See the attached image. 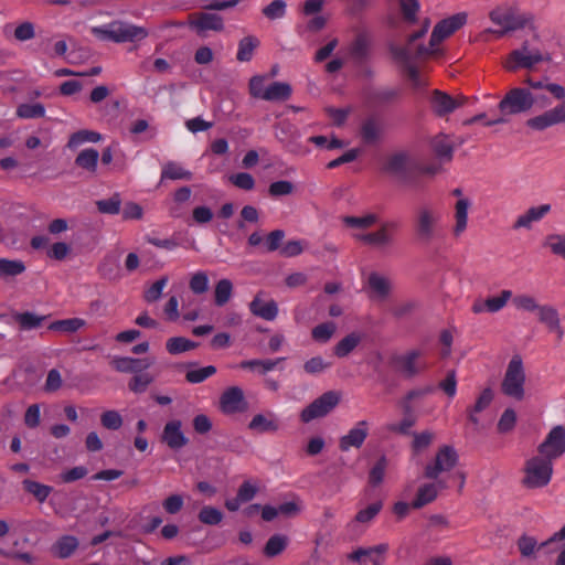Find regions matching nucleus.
<instances>
[{
  "label": "nucleus",
  "mask_w": 565,
  "mask_h": 565,
  "mask_svg": "<svg viewBox=\"0 0 565 565\" xmlns=\"http://www.w3.org/2000/svg\"><path fill=\"white\" fill-rule=\"evenodd\" d=\"M547 92L555 99L563 102L526 120V127L535 131H544L553 126L565 124V87L562 85H550Z\"/></svg>",
  "instance_id": "obj_1"
},
{
  "label": "nucleus",
  "mask_w": 565,
  "mask_h": 565,
  "mask_svg": "<svg viewBox=\"0 0 565 565\" xmlns=\"http://www.w3.org/2000/svg\"><path fill=\"white\" fill-rule=\"evenodd\" d=\"M537 102H541L543 106L551 104L547 98L534 95L529 88L514 87L500 100L498 108L503 116L516 115L530 111Z\"/></svg>",
  "instance_id": "obj_2"
},
{
  "label": "nucleus",
  "mask_w": 565,
  "mask_h": 565,
  "mask_svg": "<svg viewBox=\"0 0 565 565\" xmlns=\"http://www.w3.org/2000/svg\"><path fill=\"white\" fill-rule=\"evenodd\" d=\"M381 171L405 185L417 188L416 164L406 151H397L387 156Z\"/></svg>",
  "instance_id": "obj_3"
},
{
  "label": "nucleus",
  "mask_w": 565,
  "mask_h": 565,
  "mask_svg": "<svg viewBox=\"0 0 565 565\" xmlns=\"http://www.w3.org/2000/svg\"><path fill=\"white\" fill-rule=\"evenodd\" d=\"M522 471V487L530 490L542 489L551 482L554 465L550 459L536 455L525 460Z\"/></svg>",
  "instance_id": "obj_4"
},
{
  "label": "nucleus",
  "mask_w": 565,
  "mask_h": 565,
  "mask_svg": "<svg viewBox=\"0 0 565 565\" xmlns=\"http://www.w3.org/2000/svg\"><path fill=\"white\" fill-rule=\"evenodd\" d=\"M92 33L100 40L115 43L135 42L148 36L147 29L124 21H113L104 26H95Z\"/></svg>",
  "instance_id": "obj_5"
},
{
  "label": "nucleus",
  "mask_w": 565,
  "mask_h": 565,
  "mask_svg": "<svg viewBox=\"0 0 565 565\" xmlns=\"http://www.w3.org/2000/svg\"><path fill=\"white\" fill-rule=\"evenodd\" d=\"M467 22V14L463 12L454 14L447 19L438 22L430 36L429 45L425 46L419 44L416 49V55L419 57H428L437 53V45L441 43L446 38L450 36L454 32L459 30Z\"/></svg>",
  "instance_id": "obj_6"
},
{
  "label": "nucleus",
  "mask_w": 565,
  "mask_h": 565,
  "mask_svg": "<svg viewBox=\"0 0 565 565\" xmlns=\"http://www.w3.org/2000/svg\"><path fill=\"white\" fill-rule=\"evenodd\" d=\"M441 214L435 207L422 205L416 210L413 228L419 243L429 244L439 231Z\"/></svg>",
  "instance_id": "obj_7"
},
{
  "label": "nucleus",
  "mask_w": 565,
  "mask_h": 565,
  "mask_svg": "<svg viewBox=\"0 0 565 565\" xmlns=\"http://www.w3.org/2000/svg\"><path fill=\"white\" fill-rule=\"evenodd\" d=\"M551 61V55L537 47L531 46L524 42L520 49L513 50L504 60L503 67L509 72H515L520 68L531 70L536 64Z\"/></svg>",
  "instance_id": "obj_8"
},
{
  "label": "nucleus",
  "mask_w": 565,
  "mask_h": 565,
  "mask_svg": "<svg viewBox=\"0 0 565 565\" xmlns=\"http://www.w3.org/2000/svg\"><path fill=\"white\" fill-rule=\"evenodd\" d=\"M399 226L401 224L397 221H386L374 232L352 233V238L377 250H386L394 245L395 234Z\"/></svg>",
  "instance_id": "obj_9"
},
{
  "label": "nucleus",
  "mask_w": 565,
  "mask_h": 565,
  "mask_svg": "<svg viewBox=\"0 0 565 565\" xmlns=\"http://www.w3.org/2000/svg\"><path fill=\"white\" fill-rule=\"evenodd\" d=\"M525 373L522 359L519 355L513 356L507 367L501 391L504 395L521 401L524 397Z\"/></svg>",
  "instance_id": "obj_10"
},
{
  "label": "nucleus",
  "mask_w": 565,
  "mask_h": 565,
  "mask_svg": "<svg viewBox=\"0 0 565 565\" xmlns=\"http://www.w3.org/2000/svg\"><path fill=\"white\" fill-rule=\"evenodd\" d=\"M423 355L420 350L413 349L393 356L392 365L404 379H414L428 369V363Z\"/></svg>",
  "instance_id": "obj_11"
},
{
  "label": "nucleus",
  "mask_w": 565,
  "mask_h": 565,
  "mask_svg": "<svg viewBox=\"0 0 565 565\" xmlns=\"http://www.w3.org/2000/svg\"><path fill=\"white\" fill-rule=\"evenodd\" d=\"M489 15L494 24L503 28L499 35L522 29L532 20L530 14L520 13L515 7H497Z\"/></svg>",
  "instance_id": "obj_12"
},
{
  "label": "nucleus",
  "mask_w": 565,
  "mask_h": 565,
  "mask_svg": "<svg viewBox=\"0 0 565 565\" xmlns=\"http://www.w3.org/2000/svg\"><path fill=\"white\" fill-rule=\"evenodd\" d=\"M341 395L335 391H328L316 398L300 413V419L303 423H310L313 419L327 416L340 403Z\"/></svg>",
  "instance_id": "obj_13"
},
{
  "label": "nucleus",
  "mask_w": 565,
  "mask_h": 565,
  "mask_svg": "<svg viewBox=\"0 0 565 565\" xmlns=\"http://www.w3.org/2000/svg\"><path fill=\"white\" fill-rule=\"evenodd\" d=\"M458 462V454L454 447L444 445L436 452L435 459L424 468V477L437 480L443 472L450 471Z\"/></svg>",
  "instance_id": "obj_14"
},
{
  "label": "nucleus",
  "mask_w": 565,
  "mask_h": 565,
  "mask_svg": "<svg viewBox=\"0 0 565 565\" xmlns=\"http://www.w3.org/2000/svg\"><path fill=\"white\" fill-rule=\"evenodd\" d=\"M537 452L539 456L550 459L551 462L561 458L565 454V427L554 426L537 446Z\"/></svg>",
  "instance_id": "obj_15"
},
{
  "label": "nucleus",
  "mask_w": 565,
  "mask_h": 565,
  "mask_svg": "<svg viewBox=\"0 0 565 565\" xmlns=\"http://www.w3.org/2000/svg\"><path fill=\"white\" fill-rule=\"evenodd\" d=\"M390 51L393 55V57L402 63L405 66V71L407 73V76L409 81L413 83L414 86L419 87L422 86V81L419 76L418 70L413 65L414 60H422L423 57H419L416 55V49L412 47H402L399 45L392 44L390 46Z\"/></svg>",
  "instance_id": "obj_16"
},
{
  "label": "nucleus",
  "mask_w": 565,
  "mask_h": 565,
  "mask_svg": "<svg viewBox=\"0 0 565 565\" xmlns=\"http://www.w3.org/2000/svg\"><path fill=\"white\" fill-rule=\"evenodd\" d=\"M388 550L390 545L387 543H381L371 547H358L347 555V559L362 565L364 559L369 558L372 565H383Z\"/></svg>",
  "instance_id": "obj_17"
},
{
  "label": "nucleus",
  "mask_w": 565,
  "mask_h": 565,
  "mask_svg": "<svg viewBox=\"0 0 565 565\" xmlns=\"http://www.w3.org/2000/svg\"><path fill=\"white\" fill-rule=\"evenodd\" d=\"M247 403L244 392L238 386H232L225 390L220 397V409L223 414L232 415L244 412Z\"/></svg>",
  "instance_id": "obj_18"
},
{
  "label": "nucleus",
  "mask_w": 565,
  "mask_h": 565,
  "mask_svg": "<svg viewBox=\"0 0 565 565\" xmlns=\"http://www.w3.org/2000/svg\"><path fill=\"white\" fill-rule=\"evenodd\" d=\"M190 28L199 35L207 31L221 32L224 29L223 18L217 13L198 12L190 20Z\"/></svg>",
  "instance_id": "obj_19"
},
{
  "label": "nucleus",
  "mask_w": 565,
  "mask_h": 565,
  "mask_svg": "<svg viewBox=\"0 0 565 565\" xmlns=\"http://www.w3.org/2000/svg\"><path fill=\"white\" fill-rule=\"evenodd\" d=\"M466 98L455 99L445 92L435 89L430 96V106L437 117H445L463 105Z\"/></svg>",
  "instance_id": "obj_20"
},
{
  "label": "nucleus",
  "mask_w": 565,
  "mask_h": 565,
  "mask_svg": "<svg viewBox=\"0 0 565 565\" xmlns=\"http://www.w3.org/2000/svg\"><path fill=\"white\" fill-rule=\"evenodd\" d=\"M370 424L367 420L358 422L344 436L339 440V448L348 451L350 448H361L369 436Z\"/></svg>",
  "instance_id": "obj_21"
},
{
  "label": "nucleus",
  "mask_w": 565,
  "mask_h": 565,
  "mask_svg": "<svg viewBox=\"0 0 565 565\" xmlns=\"http://www.w3.org/2000/svg\"><path fill=\"white\" fill-rule=\"evenodd\" d=\"M276 137L292 153L303 154L308 152L298 142L299 132L290 122H281L276 130Z\"/></svg>",
  "instance_id": "obj_22"
},
{
  "label": "nucleus",
  "mask_w": 565,
  "mask_h": 565,
  "mask_svg": "<svg viewBox=\"0 0 565 565\" xmlns=\"http://www.w3.org/2000/svg\"><path fill=\"white\" fill-rule=\"evenodd\" d=\"M447 487V482L443 479L433 480V482L422 484L412 502V508L420 509L431 503L437 498L439 491Z\"/></svg>",
  "instance_id": "obj_23"
},
{
  "label": "nucleus",
  "mask_w": 565,
  "mask_h": 565,
  "mask_svg": "<svg viewBox=\"0 0 565 565\" xmlns=\"http://www.w3.org/2000/svg\"><path fill=\"white\" fill-rule=\"evenodd\" d=\"M162 441L171 449H181L184 447L189 439L182 431V423L178 419L168 422L162 431Z\"/></svg>",
  "instance_id": "obj_24"
},
{
  "label": "nucleus",
  "mask_w": 565,
  "mask_h": 565,
  "mask_svg": "<svg viewBox=\"0 0 565 565\" xmlns=\"http://www.w3.org/2000/svg\"><path fill=\"white\" fill-rule=\"evenodd\" d=\"M360 136L366 145L379 143L384 136L383 122L375 116L367 117L361 124Z\"/></svg>",
  "instance_id": "obj_25"
},
{
  "label": "nucleus",
  "mask_w": 565,
  "mask_h": 565,
  "mask_svg": "<svg viewBox=\"0 0 565 565\" xmlns=\"http://www.w3.org/2000/svg\"><path fill=\"white\" fill-rule=\"evenodd\" d=\"M367 287L371 299L385 300L392 291V281L390 278L374 271L369 275Z\"/></svg>",
  "instance_id": "obj_26"
},
{
  "label": "nucleus",
  "mask_w": 565,
  "mask_h": 565,
  "mask_svg": "<svg viewBox=\"0 0 565 565\" xmlns=\"http://www.w3.org/2000/svg\"><path fill=\"white\" fill-rule=\"evenodd\" d=\"M551 211V204H542L539 206H532L523 214L519 215L513 224L514 230L526 228L530 230L532 224L540 222Z\"/></svg>",
  "instance_id": "obj_27"
},
{
  "label": "nucleus",
  "mask_w": 565,
  "mask_h": 565,
  "mask_svg": "<svg viewBox=\"0 0 565 565\" xmlns=\"http://www.w3.org/2000/svg\"><path fill=\"white\" fill-rule=\"evenodd\" d=\"M250 312L267 321H273L278 315V307L275 300L265 301L260 294L256 295L249 303Z\"/></svg>",
  "instance_id": "obj_28"
},
{
  "label": "nucleus",
  "mask_w": 565,
  "mask_h": 565,
  "mask_svg": "<svg viewBox=\"0 0 565 565\" xmlns=\"http://www.w3.org/2000/svg\"><path fill=\"white\" fill-rule=\"evenodd\" d=\"M110 364L120 373H138L148 369L151 362L148 359H135L129 356H115Z\"/></svg>",
  "instance_id": "obj_29"
},
{
  "label": "nucleus",
  "mask_w": 565,
  "mask_h": 565,
  "mask_svg": "<svg viewBox=\"0 0 565 565\" xmlns=\"http://www.w3.org/2000/svg\"><path fill=\"white\" fill-rule=\"evenodd\" d=\"M248 428L259 434L275 433L279 429V420L271 412L256 414L249 422Z\"/></svg>",
  "instance_id": "obj_30"
},
{
  "label": "nucleus",
  "mask_w": 565,
  "mask_h": 565,
  "mask_svg": "<svg viewBox=\"0 0 565 565\" xmlns=\"http://www.w3.org/2000/svg\"><path fill=\"white\" fill-rule=\"evenodd\" d=\"M471 203L468 199L462 198L456 202L455 205V225L452 227V234L455 237H460L467 230L468 225V210Z\"/></svg>",
  "instance_id": "obj_31"
},
{
  "label": "nucleus",
  "mask_w": 565,
  "mask_h": 565,
  "mask_svg": "<svg viewBox=\"0 0 565 565\" xmlns=\"http://www.w3.org/2000/svg\"><path fill=\"white\" fill-rule=\"evenodd\" d=\"M49 316H40L31 311L13 312L12 319L18 323L20 330L29 331L38 329L47 319Z\"/></svg>",
  "instance_id": "obj_32"
},
{
  "label": "nucleus",
  "mask_w": 565,
  "mask_h": 565,
  "mask_svg": "<svg viewBox=\"0 0 565 565\" xmlns=\"http://www.w3.org/2000/svg\"><path fill=\"white\" fill-rule=\"evenodd\" d=\"M371 41L367 34L356 35L350 46V54L356 63H363L369 58Z\"/></svg>",
  "instance_id": "obj_33"
},
{
  "label": "nucleus",
  "mask_w": 565,
  "mask_h": 565,
  "mask_svg": "<svg viewBox=\"0 0 565 565\" xmlns=\"http://www.w3.org/2000/svg\"><path fill=\"white\" fill-rule=\"evenodd\" d=\"M193 178V173L184 169L180 163L174 161H168L163 164L161 170L160 181L164 180H186L190 181Z\"/></svg>",
  "instance_id": "obj_34"
},
{
  "label": "nucleus",
  "mask_w": 565,
  "mask_h": 565,
  "mask_svg": "<svg viewBox=\"0 0 565 565\" xmlns=\"http://www.w3.org/2000/svg\"><path fill=\"white\" fill-rule=\"evenodd\" d=\"M516 546L521 556L527 559L536 558V553L540 550L547 547L542 546V543L539 544L537 540L534 536H530L526 534H523L518 539Z\"/></svg>",
  "instance_id": "obj_35"
},
{
  "label": "nucleus",
  "mask_w": 565,
  "mask_h": 565,
  "mask_svg": "<svg viewBox=\"0 0 565 565\" xmlns=\"http://www.w3.org/2000/svg\"><path fill=\"white\" fill-rule=\"evenodd\" d=\"M431 148L435 154L446 161H451L454 154V145L447 135L439 134L431 140Z\"/></svg>",
  "instance_id": "obj_36"
},
{
  "label": "nucleus",
  "mask_w": 565,
  "mask_h": 565,
  "mask_svg": "<svg viewBox=\"0 0 565 565\" xmlns=\"http://www.w3.org/2000/svg\"><path fill=\"white\" fill-rule=\"evenodd\" d=\"M343 225L352 230H366L377 223L379 217L374 213H367L362 216L345 215L341 217Z\"/></svg>",
  "instance_id": "obj_37"
},
{
  "label": "nucleus",
  "mask_w": 565,
  "mask_h": 565,
  "mask_svg": "<svg viewBox=\"0 0 565 565\" xmlns=\"http://www.w3.org/2000/svg\"><path fill=\"white\" fill-rule=\"evenodd\" d=\"M99 153L94 148L82 150L75 158V164L83 170L95 173L97 170Z\"/></svg>",
  "instance_id": "obj_38"
},
{
  "label": "nucleus",
  "mask_w": 565,
  "mask_h": 565,
  "mask_svg": "<svg viewBox=\"0 0 565 565\" xmlns=\"http://www.w3.org/2000/svg\"><path fill=\"white\" fill-rule=\"evenodd\" d=\"M492 399H493L492 390L489 387L484 388L481 392V394L478 396L475 405L467 409L468 418L472 424H475V425L479 424V418L477 417L476 414L484 411L491 404Z\"/></svg>",
  "instance_id": "obj_39"
},
{
  "label": "nucleus",
  "mask_w": 565,
  "mask_h": 565,
  "mask_svg": "<svg viewBox=\"0 0 565 565\" xmlns=\"http://www.w3.org/2000/svg\"><path fill=\"white\" fill-rule=\"evenodd\" d=\"M119 258L120 255L116 253L107 254L103 258L98 265V273L102 275V277L107 279L118 278Z\"/></svg>",
  "instance_id": "obj_40"
},
{
  "label": "nucleus",
  "mask_w": 565,
  "mask_h": 565,
  "mask_svg": "<svg viewBox=\"0 0 565 565\" xmlns=\"http://www.w3.org/2000/svg\"><path fill=\"white\" fill-rule=\"evenodd\" d=\"M362 341V335L356 332H351L340 340L333 348V353L338 358L348 356Z\"/></svg>",
  "instance_id": "obj_41"
},
{
  "label": "nucleus",
  "mask_w": 565,
  "mask_h": 565,
  "mask_svg": "<svg viewBox=\"0 0 565 565\" xmlns=\"http://www.w3.org/2000/svg\"><path fill=\"white\" fill-rule=\"evenodd\" d=\"M285 358H277L275 360H246L239 363V367L243 370L257 371L259 374H266L273 371Z\"/></svg>",
  "instance_id": "obj_42"
},
{
  "label": "nucleus",
  "mask_w": 565,
  "mask_h": 565,
  "mask_svg": "<svg viewBox=\"0 0 565 565\" xmlns=\"http://www.w3.org/2000/svg\"><path fill=\"white\" fill-rule=\"evenodd\" d=\"M86 324L84 319L70 318L63 320H56L49 324L47 329L51 331L62 332L66 334L74 333L82 329Z\"/></svg>",
  "instance_id": "obj_43"
},
{
  "label": "nucleus",
  "mask_w": 565,
  "mask_h": 565,
  "mask_svg": "<svg viewBox=\"0 0 565 565\" xmlns=\"http://www.w3.org/2000/svg\"><path fill=\"white\" fill-rule=\"evenodd\" d=\"M259 45V40L254 35H247L238 42L236 58L239 62H249L255 49Z\"/></svg>",
  "instance_id": "obj_44"
},
{
  "label": "nucleus",
  "mask_w": 565,
  "mask_h": 565,
  "mask_svg": "<svg viewBox=\"0 0 565 565\" xmlns=\"http://www.w3.org/2000/svg\"><path fill=\"white\" fill-rule=\"evenodd\" d=\"M23 489L32 494L40 503H43L51 492L53 491V488L43 483H40L38 481L25 479L22 481Z\"/></svg>",
  "instance_id": "obj_45"
},
{
  "label": "nucleus",
  "mask_w": 565,
  "mask_h": 565,
  "mask_svg": "<svg viewBox=\"0 0 565 565\" xmlns=\"http://www.w3.org/2000/svg\"><path fill=\"white\" fill-rule=\"evenodd\" d=\"M233 282L227 278H223L216 282L214 288V302L217 307H223L230 301L233 295Z\"/></svg>",
  "instance_id": "obj_46"
},
{
  "label": "nucleus",
  "mask_w": 565,
  "mask_h": 565,
  "mask_svg": "<svg viewBox=\"0 0 565 565\" xmlns=\"http://www.w3.org/2000/svg\"><path fill=\"white\" fill-rule=\"evenodd\" d=\"M291 95V87L287 83L275 82L266 87L264 100H286Z\"/></svg>",
  "instance_id": "obj_47"
},
{
  "label": "nucleus",
  "mask_w": 565,
  "mask_h": 565,
  "mask_svg": "<svg viewBox=\"0 0 565 565\" xmlns=\"http://www.w3.org/2000/svg\"><path fill=\"white\" fill-rule=\"evenodd\" d=\"M399 95L401 90L398 88H380L370 94L369 100L376 106L385 105L396 100Z\"/></svg>",
  "instance_id": "obj_48"
},
{
  "label": "nucleus",
  "mask_w": 565,
  "mask_h": 565,
  "mask_svg": "<svg viewBox=\"0 0 565 565\" xmlns=\"http://www.w3.org/2000/svg\"><path fill=\"white\" fill-rule=\"evenodd\" d=\"M102 136L99 132L83 129L71 135L67 141V147L70 149H75L85 142H98Z\"/></svg>",
  "instance_id": "obj_49"
},
{
  "label": "nucleus",
  "mask_w": 565,
  "mask_h": 565,
  "mask_svg": "<svg viewBox=\"0 0 565 565\" xmlns=\"http://www.w3.org/2000/svg\"><path fill=\"white\" fill-rule=\"evenodd\" d=\"M25 271V265L19 259L0 258V278L15 277Z\"/></svg>",
  "instance_id": "obj_50"
},
{
  "label": "nucleus",
  "mask_w": 565,
  "mask_h": 565,
  "mask_svg": "<svg viewBox=\"0 0 565 565\" xmlns=\"http://www.w3.org/2000/svg\"><path fill=\"white\" fill-rule=\"evenodd\" d=\"M78 546V540L72 535L62 536L54 545L55 553L61 558L70 557Z\"/></svg>",
  "instance_id": "obj_51"
},
{
  "label": "nucleus",
  "mask_w": 565,
  "mask_h": 565,
  "mask_svg": "<svg viewBox=\"0 0 565 565\" xmlns=\"http://www.w3.org/2000/svg\"><path fill=\"white\" fill-rule=\"evenodd\" d=\"M198 344L183 337H173L167 340L166 349L170 354H180L193 350Z\"/></svg>",
  "instance_id": "obj_52"
},
{
  "label": "nucleus",
  "mask_w": 565,
  "mask_h": 565,
  "mask_svg": "<svg viewBox=\"0 0 565 565\" xmlns=\"http://www.w3.org/2000/svg\"><path fill=\"white\" fill-rule=\"evenodd\" d=\"M412 436L413 440L411 444V448L414 455H418L423 450L427 449L435 438L434 433L430 430L413 433Z\"/></svg>",
  "instance_id": "obj_53"
},
{
  "label": "nucleus",
  "mask_w": 565,
  "mask_h": 565,
  "mask_svg": "<svg viewBox=\"0 0 565 565\" xmlns=\"http://www.w3.org/2000/svg\"><path fill=\"white\" fill-rule=\"evenodd\" d=\"M153 381L154 377L151 374L140 371L130 379L128 388L135 394H142Z\"/></svg>",
  "instance_id": "obj_54"
},
{
  "label": "nucleus",
  "mask_w": 565,
  "mask_h": 565,
  "mask_svg": "<svg viewBox=\"0 0 565 565\" xmlns=\"http://www.w3.org/2000/svg\"><path fill=\"white\" fill-rule=\"evenodd\" d=\"M337 331V324L332 321H327L316 326L311 330V337L315 341L326 343Z\"/></svg>",
  "instance_id": "obj_55"
},
{
  "label": "nucleus",
  "mask_w": 565,
  "mask_h": 565,
  "mask_svg": "<svg viewBox=\"0 0 565 565\" xmlns=\"http://www.w3.org/2000/svg\"><path fill=\"white\" fill-rule=\"evenodd\" d=\"M540 322L544 323L548 330L558 328L559 316L557 310L548 305L541 306L537 310Z\"/></svg>",
  "instance_id": "obj_56"
},
{
  "label": "nucleus",
  "mask_w": 565,
  "mask_h": 565,
  "mask_svg": "<svg viewBox=\"0 0 565 565\" xmlns=\"http://www.w3.org/2000/svg\"><path fill=\"white\" fill-rule=\"evenodd\" d=\"M45 115V108L42 104H21L17 108V116L23 119L42 118Z\"/></svg>",
  "instance_id": "obj_57"
},
{
  "label": "nucleus",
  "mask_w": 565,
  "mask_h": 565,
  "mask_svg": "<svg viewBox=\"0 0 565 565\" xmlns=\"http://www.w3.org/2000/svg\"><path fill=\"white\" fill-rule=\"evenodd\" d=\"M96 205L100 213L116 215L120 212L121 199L115 193L109 199L97 201Z\"/></svg>",
  "instance_id": "obj_58"
},
{
  "label": "nucleus",
  "mask_w": 565,
  "mask_h": 565,
  "mask_svg": "<svg viewBox=\"0 0 565 565\" xmlns=\"http://www.w3.org/2000/svg\"><path fill=\"white\" fill-rule=\"evenodd\" d=\"M169 278L168 276H162L157 281H154L148 289L145 290L143 299L149 302H156L162 296V291L168 285Z\"/></svg>",
  "instance_id": "obj_59"
},
{
  "label": "nucleus",
  "mask_w": 565,
  "mask_h": 565,
  "mask_svg": "<svg viewBox=\"0 0 565 565\" xmlns=\"http://www.w3.org/2000/svg\"><path fill=\"white\" fill-rule=\"evenodd\" d=\"M215 373L216 367L214 365H207L201 369L188 371L185 373V380L191 384H199L204 382L206 379L211 377Z\"/></svg>",
  "instance_id": "obj_60"
},
{
  "label": "nucleus",
  "mask_w": 565,
  "mask_h": 565,
  "mask_svg": "<svg viewBox=\"0 0 565 565\" xmlns=\"http://www.w3.org/2000/svg\"><path fill=\"white\" fill-rule=\"evenodd\" d=\"M201 523L206 525H217L223 520V513L214 507H203L198 515Z\"/></svg>",
  "instance_id": "obj_61"
},
{
  "label": "nucleus",
  "mask_w": 565,
  "mask_h": 565,
  "mask_svg": "<svg viewBox=\"0 0 565 565\" xmlns=\"http://www.w3.org/2000/svg\"><path fill=\"white\" fill-rule=\"evenodd\" d=\"M287 546V537L284 535L275 534L266 543L264 553L269 556L280 554Z\"/></svg>",
  "instance_id": "obj_62"
},
{
  "label": "nucleus",
  "mask_w": 565,
  "mask_h": 565,
  "mask_svg": "<svg viewBox=\"0 0 565 565\" xmlns=\"http://www.w3.org/2000/svg\"><path fill=\"white\" fill-rule=\"evenodd\" d=\"M189 287L195 295H202L209 289V277L205 271H196L192 275Z\"/></svg>",
  "instance_id": "obj_63"
},
{
  "label": "nucleus",
  "mask_w": 565,
  "mask_h": 565,
  "mask_svg": "<svg viewBox=\"0 0 565 565\" xmlns=\"http://www.w3.org/2000/svg\"><path fill=\"white\" fill-rule=\"evenodd\" d=\"M554 255L565 258V234H551L544 243Z\"/></svg>",
  "instance_id": "obj_64"
}]
</instances>
